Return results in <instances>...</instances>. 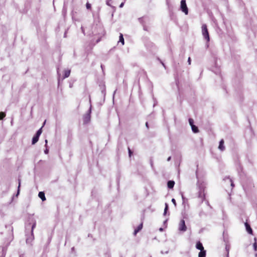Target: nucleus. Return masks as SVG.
Wrapping results in <instances>:
<instances>
[{
	"label": "nucleus",
	"instance_id": "f257e3e1",
	"mask_svg": "<svg viewBox=\"0 0 257 257\" xmlns=\"http://www.w3.org/2000/svg\"><path fill=\"white\" fill-rule=\"evenodd\" d=\"M202 33L204 39L207 41L209 42L210 41L209 32L208 31V29L207 27V25L206 24H203L202 26Z\"/></svg>",
	"mask_w": 257,
	"mask_h": 257
},
{
	"label": "nucleus",
	"instance_id": "f03ea898",
	"mask_svg": "<svg viewBox=\"0 0 257 257\" xmlns=\"http://www.w3.org/2000/svg\"><path fill=\"white\" fill-rule=\"evenodd\" d=\"M181 10L186 15L188 14V9L186 5L185 0H182L181 1Z\"/></svg>",
	"mask_w": 257,
	"mask_h": 257
},
{
	"label": "nucleus",
	"instance_id": "7ed1b4c3",
	"mask_svg": "<svg viewBox=\"0 0 257 257\" xmlns=\"http://www.w3.org/2000/svg\"><path fill=\"white\" fill-rule=\"evenodd\" d=\"M42 127L40 128L36 133V134L35 135V136L33 138V139H32V144L33 145L35 144L38 141L39 137L42 133Z\"/></svg>",
	"mask_w": 257,
	"mask_h": 257
},
{
	"label": "nucleus",
	"instance_id": "20e7f679",
	"mask_svg": "<svg viewBox=\"0 0 257 257\" xmlns=\"http://www.w3.org/2000/svg\"><path fill=\"white\" fill-rule=\"evenodd\" d=\"M178 229L180 231L185 232L187 230V226H186L184 220H181L179 224Z\"/></svg>",
	"mask_w": 257,
	"mask_h": 257
},
{
	"label": "nucleus",
	"instance_id": "39448f33",
	"mask_svg": "<svg viewBox=\"0 0 257 257\" xmlns=\"http://www.w3.org/2000/svg\"><path fill=\"white\" fill-rule=\"evenodd\" d=\"M224 142L223 139L221 140L219 142L218 149L221 151H223L225 150V147L224 146Z\"/></svg>",
	"mask_w": 257,
	"mask_h": 257
},
{
	"label": "nucleus",
	"instance_id": "423d86ee",
	"mask_svg": "<svg viewBox=\"0 0 257 257\" xmlns=\"http://www.w3.org/2000/svg\"><path fill=\"white\" fill-rule=\"evenodd\" d=\"M143 223L142 222L138 227L136 229H135V231H134V235H136L137 234V233L140 231L143 228Z\"/></svg>",
	"mask_w": 257,
	"mask_h": 257
},
{
	"label": "nucleus",
	"instance_id": "0eeeda50",
	"mask_svg": "<svg viewBox=\"0 0 257 257\" xmlns=\"http://www.w3.org/2000/svg\"><path fill=\"white\" fill-rule=\"evenodd\" d=\"M196 247L198 249H199L200 250H203L204 249V247L202 244V243L200 242V241H198L197 243H196Z\"/></svg>",
	"mask_w": 257,
	"mask_h": 257
},
{
	"label": "nucleus",
	"instance_id": "6e6552de",
	"mask_svg": "<svg viewBox=\"0 0 257 257\" xmlns=\"http://www.w3.org/2000/svg\"><path fill=\"white\" fill-rule=\"evenodd\" d=\"M245 226L246 229L247 231L249 234H252V229L251 228V227H250V226L249 224L246 222V223H245Z\"/></svg>",
	"mask_w": 257,
	"mask_h": 257
},
{
	"label": "nucleus",
	"instance_id": "1a4fd4ad",
	"mask_svg": "<svg viewBox=\"0 0 257 257\" xmlns=\"http://www.w3.org/2000/svg\"><path fill=\"white\" fill-rule=\"evenodd\" d=\"M175 185V182L174 181H169L167 183V186L169 189H172Z\"/></svg>",
	"mask_w": 257,
	"mask_h": 257
},
{
	"label": "nucleus",
	"instance_id": "9d476101",
	"mask_svg": "<svg viewBox=\"0 0 257 257\" xmlns=\"http://www.w3.org/2000/svg\"><path fill=\"white\" fill-rule=\"evenodd\" d=\"M38 196L42 200V201L46 200L45 193L43 192H40L39 193Z\"/></svg>",
	"mask_w": 257,
	"mask_h": 257
},
{
	"label": "nucleus",
	"instance_id": "9b49d317",
	"mask_svg": "<svg viewBox=\"0 0 257 257\" xmlns=\"http://www.w3.org/2000/svg\"><path fill=\"white\" fill-rule=\"evenodd\" d=\"M206 256V250L203 249L200 250L198 254V257H205Z\"/></svg>",
	"mask_w": 257,
	"mask_h": 257
},
{
	"label": "nucleus",
	"instance_id": "f8f14e48",
	"mask_svg": "<svg viewBox=\"0 0 257 257\" xmlns=\"http://www.w3.org/2000/svg\"><path fill=\"white\" fill-rule=\"evenodd\" d=\"M119 38V42H120L121 43V45H123L124 44V40L123 35L121 33H120Z\"/></svg>",
	"mask_w": 257,
	"mask_h": 257
},
{
	"label": "nucleus",
	"instance_id": "ddd939ff",
	"mask_svg": "<svg viewBox=\"0 0 257 257\" xmlns=\"http://www.w3.org/2000/svg\"><path fill=\"white\" fill-rule=\"evenodd\" d=\"M191 128H192V131L195 133H197L199 132V130L197 126H196L195 125H192Z\"/></svg>",
	"mask_w": 257,
	"mask_h": 257
},
{
	"label": "nucleus",
	"instance_id": "4468645a",
	"mask_svg": "<svg viewBox=\"0 0 257 257\" xmlns=\"http://www.w3.org/2000/svg\"><path fill=\"white\" fill-rule=\"evenodd\" d=\"M70 74V70H66L64 71V78H67L69 76Z\"/></svg>",
	"mask_w": 257,
	"mask_h": 257
},
{
	"label": "nucleus",
	"instance_id": "2eb2a0df",
	"mask_svg": "<svg viewBox=\"0 0 257 257\" xmlns=\"http://www.w3.org/2000/svg\"><path fill=\"white\" fill-rule=\"evenodd\" d=\"M18 182H19V185H18V192H17V196H18L19 194V193H20V186H21V180L20 179H18Z\"/></svg>",
	"mask_w": 257,
	"mask_h": 257
},
{
	"label": "nucleus",
	"instance_id": "dca6fc26",
	"mask_svg": "<svg viewBox=\"0 0 257 257\" xmlns=\"http://www.w3.org/2000/svg\"><path fill=\"white\" fill-rule=\"evenodd\" d=\"M6 116V114L5 112H0V120L3 119Z\"/></svg>",
	"mask_w": 257,
	"mask_h": 257
},
{
	"label": "nucleus",
	"instance_id": "f3484780",
	"mask_svg": "<svg viewBox=\"0 0 257 257\" xmlns=\"http://www.w3.org/2000/svg\"><path fill=\"white\" fill-rule=\"evenodd\" d=\"M254 240H255V242L253 244V248H254V250L256 251L257 249V242L256 241V238H254Z\"/></svg>",
	"mask_w": 257,
	"mask_h": 257
},
{
	"label": "nucleus",
	"instance_id": "a211bd4d",
	"mask_svg": "<svg viewBox=\"0 0 257 257\" xmlns=\"http://www.w3.org/2000/svg\"><path fill=\"white\" fill-rule=\"evenodd\" d=\"M189 124L191 125V126H192V125H194V120L192 118L189 119Z\"/></svg>",
	"mask_w": 257,
	"mask_h": 257
},
{
	"label": "nucleus",
	"instance_id": "6ab92c4d",
	"mask_svg": "<svg viewBox=\"0 0 257 257\" xmlns=\"http://www.w3.org/2000/svg\"><path fill=\"white\" fill-rule=\"evenodd\" d=\"M168 204H166V206H165V208L164 209V214H166V212H167V211L168 210Z\"/></svg>",
	"mask_w": 257,
	"mask_h": 257
},
{
	"label": "nucleus",
	"instance_id": "aec40b11",
	"mask_svg": "<svg viewBox=\"0 0 257 257\" xmlns=\"http://www.w3.org/2000/svg\"><path fill=\"white\" fill-rule=\"evenodd\" d=\"M86 8H87V9H91V5L89 3H87L86 4Z\"/></svg>",
	"mask_w": 257,
	"mask_h": 257
},
{
	"label": "nucleus",
	"instance_id": "412c9836",
	"mask_svg": "<svg viewBox=\"0 0 257 257\" xmlns=\"http://www.w3.org/2000/svg\"><path fill=\"white\" fill-rule=\"evenodd\" d=\"M128 153H129V156L130 157L131 156V155H132L133 154V152L131 150L130 148H128Z\"/></svg>",
	"mask_w": 257,
	"mask_h": 257
},
{
	"label": "nucleus",
	"instance_id": "4be33fe9",
	"mask_svg": "<svg viewBox=\"0 0 257 257\" xmlns=\"http://www.w3.org/2000/svg\"><path fill=\"white\" fill-rule=\"evenodd\" d=\"M36 227V223H34L32 227V232L33 233L34 228Z\"/></svg>",
	"mask_w": 257,
	"mask_h": 257
},
{
	"label": "nucleus",
	"instance_id": "5701e85b",
	"mask_svg": "<svg viewBox=\"0 0 257 257\" xmlns=\"http://www.w3.org/2000/svg\"><path fill=\"white\" fill-rule=\"evenodd\" d=\"M188 62L189 64L190 65L191 64V58H190V57L188 58Z\"/></svg>",
	"mask_w": 257,
	"mask_h": 257
},
{
	"label": "nucleus",
	"instance_id": "b1692460",
	"mask_svg": "<svg viewBox=\"0 0 257 257\" xmlns=\"http://www.w3.org/2000/svg\"><path fill=\"white\" fill-rule=\"evenodd\" d=\"M172 202H173L175 205H176V201H175V199L173 198V199H172Z\"/></svg>",
	"mask_w": 257,
	"mask_h": 257
},
{
	"label": "nucleus",
	"instance_id": "393cba45",
	"mask_svg": "<svg viewBox=\"0 0 257 257\" xmlns=\"http://www.w3.org/2000/svg\"><path fill=\"white\" fill-rule=\"evenodd\" d=\"M123 5H124V4H123V3H122L120 5L119 7H120V8H122V7L123 6Z\"/></svg>",
	"mask_w": 257,
	"mask_h": 257
},
{
	"label": "nucleus",
	"instance_id": "a878e982",
	"mask_svg": "<svg viewBox=\"0 0 257 257\" xmlns=\"http://www.w3.org/2000/svg\"><path fill=\"white\" fill-rule=\"evenodd\" d=\"M146 126H147V127L148 128H149V125H148V122H147L146 123Z\"/></svg>",
	"mask_w": 257,
	"mask_h": 257
},
{
	"label": "nucleus",
	"instance_id": "bb28decb",
	"mask_svg": "<svg viewBox=\"0 0 257 257\" xmlns=\"http://www.w3.org/2000/svg\"><path fill=\"white\" fill-rule=\"evenodd\" d=\"M144 30H145V31H148V30H147V28H144Z\"/></svg>",
	"mask_w": 257,
	"mask_h": 257
}]
</instances>
